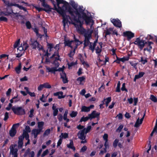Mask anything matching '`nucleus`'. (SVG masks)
I'll return each instance as SVG.
<instances>
[{"instance_id": "obj_57", "label": "nucleus", "mask_w": 157, "mask_h": 157, "mask_svg": "<svg viewBox=\"0 0 157 157\" xmlns=\"http://www.w3.org/2000/svg\"><path fill=\"white\" fill-rule=\"evenodd\" d=\"M8 117H9L8 113L7 112H6L5 113V117L4 119V121H6L8 119Z\"/></svg>"}, {"instance_id": "obj_61", "label": "nucleus", "mask_w": 157, "mask_h": 157, "mask_svg": "<svg viewBox=\"0 0 157 157\" xmlns=\"http://www.w3.org/2000/svg\"><path fill=\"white\" fill-rule=\"evenodd\" d=\"M130 64L131 65L133 66L135 68H136V66L137 65V63H133L132 62H130Z\"/></svg>"}, {"instance_id": "obj_56", "label": "nucleus", "mask_w": 157, "mask_h": 157, "mask_svg": "<svg viewBox=\"0 0 157 157\" xmlns=\"http://www.w3.org/2000/svg\"><path fill=\"white\" fill-rule=\"evenodd\" d=\"M82 63L86 67H89V65L87 62L84 61H82Z\"/></svg>"}, {"instance_id": "obj_62", "label": "nucleus", "mask_w": 157, "mask_h": 157, "mask_svg": "<svg viewBox=\"0 0 157 157\" xmlns=\"http://www.w3.org/2000/svg\"><path fill=\"white\" fill-rule=\"evenodd\" d=\"M58 118L60 121H62L63 119V116L61 114H59L58 116Z\"/></svg>"}, {"instance_id": "obj_37", "label": "nucleus", "mask_w": 157, "mask_h": 157, "mask_svg": "<svg viewBox=\"0 0 157 157\" xmlns=\"http://www.w3.org/2000/svg\"><path fill=\"white\" fill-rule=\"evenodd\" d=\"M89 119H90V117H89V115H88L87 117H82L81 119L80 120V122L82 121H86L88 120Z\"/></svg>"}, {"instance_id": "obj_4", "label": "nucleus", "mask_w": 157, "mask_h": 157, "mask_svg": "<svg viewBox=\"0 0 157 157\" xmlns=\"http://www.w3.org/2000/svg\"><path fill=\"white\" fill-rule=\"evenodd\" d=\"M102 43H98L96 41L94 43H91L89 45V49L91 50L93 52L95 49L96 53L99 54L101 51Z\"/></svg>"}, {"instance_id": "obj_18", "label": "nucleus", "mask_w": 157, "mask_h": 157, "mask_svg": "<svg viewBox=\"0 0 157 157\" xmlns=\"http://www.w3.org/2000/svg\"><path fill=\"white\" fill-rule=\"evenodd\" d=\"M41 2H42V6L47 8L48 9L49 8V6L45 2V0H39ZM58 2V5H59V3L60 2H63L62 0H56Z\"/></svg>"}, {"instance_id": "obj_48", "label": "nucleus", "mask_w": 157, "mask_h": 157, "mask_svg": "<svg viewBox=\"0 0 157 157\" xmlns=\"http://www.w3.org/2000/svg\"><path fill=\"white\" fill-rule=\"evenodd\" d=\"M20 39H18L15 42L14 45V48H16L17 47H18V45L20 44Z\"/></svg>"}, {"instance_id": "obj_12", "label": "nucleus", "mask_w": 157, "mask_h": 157, "mask_svg": "<svg viewBox=\"0 0 157 157\" xmlns=\"http://www.w3.org/2000/svg\"><path fill=\"white\" fill-rule=\"evenodd\" d=\"M111 21L115 26L119 28L121 27V22L118 19H111Z\"/></svg>"}, {"instance_id": "obj_29", "label": "nucleus", "mask_w": 157, "mask_h": 157, "mask_svg": "<svg viewBox=\"0 0 157 157\" xmlns=\"http://www.w3.org/2000/svg\"><path fill=\"white\" fill-rule=\"evenodd\" d=\"M81 111L84 112H88L90 111V108L85 106H82L81 108Z\"/></svg>"}, {"instance_id": "obj_43", "label": "nucleus", "mask_w": 157, "mask_h": 157, "mask_svg": "<svg viewBox=\"0 0 157 157\" xmlns=\"http://www.w3.org/2000/svg\"><path fill=\"white\" fill-rule=\"evenodd\" d=\"M23 136H22L23 137H25L26 139H29V135L28 133L26 132H24L23 133Z\"/></svg>"}, {"instance_id": "obj_47", "label": "nucleus", "mask_w": 157, "mask_h": 157, "mask_svg": "<svg viewBox=\"0 0 157 157\" xmlns=\"http://www.w3.org/2000/svg\"><path fill=\"white\" fill-rule=\"evenodd\" d=\"M123 125L122 124L116 130V131L117 132H120L123 128Z\"/></svg>"}, {"instance_id": "obj_30", "label": "nucleus", "mask_w": 157, "mask_h": 157, "mask_svg": "<svg viewBox=\"0 0 157 157\" xmlns=\"http://www.w3.org/2000/svg\"><path fill=\"white\" fill-rule=\"evenodd\" d=\"M111 101V98L110 97H108L106 99H104L103 101H104L105 102V104L106 106H107L108 105L109 103Z\"/></svg>"}, {"instance_id": "obj_25", "label": "nucleus", "mask_w": 157, "mask_h": 157, "mask_svg": "<svg viewBox=\"0 0 157 157\" xmlns=\"http://www.w3.org/2000/svg\"><path fill=\"white\" fill-rule=\"evenodd\" d=\"M52 108L53 110V115L54 116H56L57 115L58 113V109L56 108V107L54 105H53Z\"/></svg>"}, {"instance_id": "obj_24", "label": "nucleus", "mask_w": 157, "mask_h": 157, "mask_svg": "<svg viewBox=\"0 0 157 157\" xmlns=\"http://www.w3.org/2000/svg\"><path fill=\"white\" fill-rule=\"evenodd\" d=\"M144 73L143 72H139L138 75H136L135 76L134 79V81H136L137 79H138L141 77H142L144 75Z\"/></svg>"}, {"instance_id": "obj_46", "label": "nucleus", "mask_w": 157, "mask_h": 157, "mask_svg": "<svg viewBox=\"0 0 157 157\" xmlns=\"http://www.w3.org/2000/svg\"><path fill=\"white\" fill-rule=\"evenodd\" d=\"M11 103H9L8 104V106H7L6 109L8 111H9L11 109H12V108L13 107Z\"/></svg>"}, {"instance_id": "obj_52", "label": "nucleus", "mask_w": 157, "mask_h": 157, "mask_svg": "<svg viewBox=\"0 0 157 157\" xmlns=\"http://www.w3.org/2000/svg\"><path fill=\"white\" fill-rule=\"evenodd\" d=\"M103 139L106 141H108V135L106 133H105L103 136Z\"/></svg>"}, {"instance_id": "obj_34", "label": "nucleus", "mask_w": 157, "mask_h": 157, "mask_svg": "<svg viewBox=\"0 0 157 157\" xmlns=\"http://www.w3.org/2000/svg\"><path fill=\"white\" fill-rule=\"evenodd\" d=\"M21 68V63H20L19 65L15 68V70L17 74H19L20 73Z\"/></svg>"}, {"instance_id": "obj_33", "label": "nucleus", "mask_w": 157, "mask_h": 157, "mask_svg": "<svg viewBox=\"0 0 157 157\" xmlns=\"http://www.w3.org/2000/svg\"><path fill=\"white\" fill-rule=\"evenodd\" d=\"M52 130V129L48 128L46 129L44 132L43 134L44 136H48L50 133L51 131Z\"/></svg>"}, {"instance_id": "obj_54", "label": "nucleus", "mask_w": 157, "mask_h": 157, "mask_svg": "<svg viewBox=\"0 0 157 157\" xmlns=\"http://www.w3.org/2000/svg\"><path fill=\"white\" fill-rule=\"evenodd\" d=\"M48 152V149L46 150L45 151H44L41 155L42 157H44L46 155Z\"/></svg>"}, {"instance_id": "obj_44", "label": "nucleus", "mask_w": 157, "mask_h": 157, "mask_svg": "<svg viewBox=\"0 0 157 157\" xmlns=\"http://www.w3.org/2000/svg\"><path fill=\"white\" fill-rule=\"evenodd\" d=\"M120 82L119 81L117 84V87L116 88V91L117 92H119L120 91Z\"/></svg>"}, {"instance_id": "obj_55", "label": "nucleus", "mask_w": 157, "mask_h": 157, "mask_svg": "<svg viewBox=\"0 0 157 157\" xmlns=\"http://www.w3.org/2000/svg\"><path fill=\"white\" fill-rule=\"evenodd\" d=\"M44 88L43 84H42L40 85L38 87L37 89L39 91H41Z\"/></svg>"}, {"instance_id": "obj_23", "label": "nucleus", "mask_w": 157, "mask_h": 157, "mask_svg": "<svg viewBox=\"0 0 157 157\" xmlns=\"http://www.w3.org/2000/svg\"><path fill=\"white\" fill-rule=\"evenodd\" d=\"M13 12L12 10H11L10 11H8L6 12H4L2 11L0 9V16L1 15H5V16H8L11 14Z\"/></svg>"}, {"instance_id": "obj_2", "label": "nucleus", "mask_w": 157, "mask_h": 157, "mask_svg": "<svg viewBox=\"0 0 157 157\" xmlns=\"http://www.w3.org/2000/svg\"><path fill=\"white\" fill-rule=\"evenodd\" d=\"M48 49L47 52H46L43 48L42 46L39 45L36 41L33 42L31 44V47L33 49H36L37 48L40 51V55H42V57H46V62L47 63L48 61L47 59V57H48L49 55L54 52L55 50L56 51L58 50L59 48L58 44L56 45L54 48L53 47V45L51 44H48Z\"/></svg>"}, {"instance_id": "obj_15", "label": "nucleus", "mask_w": 157, "mask_h": 157, "mask_svg": "<svg viewBox=\"0 0 157 157\" xmlns=\"http://www.w3.org/2000/svg\"><path fill=\"white\" fill-rule=\"evenodd\" d=\"M99 113L95 111H94L91 114H89L88 115L90 117V119L91 120L92 119L97 117L99 116Z\"/></svg>"}, {"instance_id": "obj_36", "label": "nucleus", "mask_w": 157, "mask_h": 157, "mask_svg": "<svg viewBox=\"0 0 157 157\" xmlns=\"http://www.w3.org/2000/svg\"><path fill=\"white\" fill-rule=\"evenodd\" d=\"M139 62H141L143 64H144L147 62V60L146 58L142 57H141V59Z\"/></svg>"}, {"instance_id": "obj_9", "label": "nucleus", "mask_w": 157, "mask_h": 157, "mask_svg": "<svg viewBox=\"0 0 157 157\" xmlns=\"http://www.w3.org/2000/svg\"><path fill=\"white\" fill-rule=\"evenodd\" d=\"M12 110L15 114L17 115H23L25 113L24 109L21 107L13 106L12 108Z\"/></svg>"}, {"instance_id": "obj_8", "label": "nucleus", "mask_w": 157, "mask_h": 157, "mask_svg": "<svg viewBox=\"0 0 157 157\" xmlns=\"http://www.w3.org/2000/svg\"><path fill=\"white\" fill-rule=\"evenodd\" d=\"M134 43L137 45L140 50H142L145 45L147 44V42L144 40H141L140 37L136 39Z\"/></svg>"}, {"instance_id": "obj_1", "label": "nucleus", "mask_w": 157, "mask_h": 157, "mask_svg": "<svg viewBox=\"0 0 157 157\" xmlns=\"http://www.w3.org/2000/svg\"><path fill=\"white\" fill-rule=\"evenodd\" d=\"M62 2H60L57 5L55 2H52L54 6V10L61 14L63 17V22L64 27L68 23L73 24L76 29L81 34H84L85 37L84 46H87L89 43V40L91 38V34L94 30L93 27V21L83 7L78 6L74 1H71L70 4L72 6L74 10L71 8L69 3L62 0Z\"/></svg>"}, {"instance_id": "obj_58", "label": "nucleus", "mask_w": 157, "mask_h": 157, "mask_svg": "<svg viewBox=\"0 0 157 157\" xmlns=\"http://www.w3.org/2000/svg\"><path fill=\"white\" fill-rule=\"evenodd\" d=\"M34 112V109H32L30 110V114L29 115V117H32L33 116V113Z\"/></svg>"}, {"instance_id": "obj_64", "label": "nucleus", "mask_w": 157, "mask_h": 157, "mask_svg": "<svg viewBox=\"0 0 157 157\" xmlns=\"http://www.w3.org/2000/svg\"><path fill=\"white\" fill-rule=\"evenodd\" d=\"M0 20L1 21H7V19L6 17H0Z\"/></svg>"}, {"instance_id": "obj_31", "label": "nucleus", "mask_w": 157, "mask_h": 157, "mask_svg": "<svg viewBox=\"0 0 157 157\" xmlns=\"http://www.w3.org/2000/svg\"><path fill=\"white\" fill-rule=\"evenodd\" d=\"M67 146L68 147L71 148L74 150H75V148L73 146V142L72 140H70V144H67Z\"/></svg>"}, {"instance_id": "obj_7", "label": "nucleus", "mask_w": 157, "mask_h": 157, "mask_svg": "<svg viewBox=\"0 0 157 157\" xmlns=\"http://www.w3.org/2000/svg\"><path fill=\"white\" fill-rule=\"evenodd\" d=\"M91 126L89 125L86 128H84L82 130L79 131L78 134V138L82 140L85 139V135L91 130Z\"/></svg>"}, {"instance_id": "obj_6", "label": "nucleus", "mask_w": 157, "mask_h": 157, "mask_svg": "<svg viewBox=\"0 0 157 157\" xmlns=\"http://www.w3.org/2000/svg\"><path fill=\"white\" fill-rule=\"evenodd\" d=\"M65 46H67L70 47L72 49H75L77 46L81 44V42L78 39L74 38V40H66L64 42Z\"/></svg>"}, {"instance_id": "obj_39", "label": "nucleus", "mask_w": 157, "mask_h": 157, "mask_svg": "<svg viewBox=\"0 0 157 157\" xmlns=\"http://www.w3.org/2000/svg\"><path fill=\"white\" fill-rule=\"evenodd\" d=\"M75 49H72L70 53L68 54L69 56L71 59L72 56L74 55L75 52Z\"/></svg>"}, {"instance_id": "obj_14", "label": "nucleus", "mask_w": 157, "mask_h": 157, "mask_svg": "<svg viewBox=\"0 0 157 157\" xmlns=\"http://www.w3.org/2000/svg\"><path fill=\"white\" fill-rule=\"evenodd\" d=\"M27 155L29 157H34L35 155L34 152L33 151H30V149L28 148L25 153L24 156L26 157Z\"/></svg>"}, {"instance_id": "obj_63", "label": "nucleus", "mask_w": 157, "mask_h": 157, "mask_svg": "<svg viewBox=\"0 0 157 157\" xmlns=\"http://www.w3.org/2000/svg\"><path fill=\"white\" fill-rule=\"evenodd\" d=\"M62 139L60 138L58 140L57 143V146H59L62 143Z\"/></svg>"}, {"instance_id": "obj_60", "label": "nucleus", "mask_w": 157, "mask_h": 157, "mask_svg": "<svg viewBox=\"0 0 157 157\" xmlns=\"http://www.w3.org/2000/svg\"><path fill=\"white\" fill-rule=\"evenodd\" d=\"M60 75H61V78H64L65 77H66V74L65 73V72H64L63 71H62L60 73Z\"/></svg>"}, {"instance_id": "obj_13", "label": "nucleus", "mask_w": 157, "mask_h": 157, "mask_svg": "<svg viewBox=\"0 0 157 157\" xmlns=\"http://www.w3.org/2000/svg\"><path fill=\"white\" fill-rule=\"evenodd\" d=\"M16 145H12L10 147V152L13 156V157H17V152L18 150L16 148Z\"/></svg>"}, {"instance_id": "obj_20", "label": "nucleus", "mask_w": 157, "mask_h": 157, "mask_svg": "<svg viewBox=\"0 0 157 157\" xmlns=\"http://www.w3.org/2000/svg\"><path fill=\"white\" fill-rule=\"evenodd\" d=\"M86 78L85 76H82L79 77L77 79V81L79 84L83 85Z\"/></svg>"}, {"instance_id": "obj_53", "label": "nucleus", "mask_w": 157, "mask_h": 157, "mask_svg": "<svg viewBox=\"0 0 157 157\" xmlns=\"http://www.w3.org/2000/svg\"><path fill=\"white\" fill-rule=\"evenodd\" d=\"M75 63H74V62H72L70 63H68V68L69 69H71V67L75 65Z\"/></svg>"}, {"instance_id": "obj_28", "label": "nucleus", "mask_w": 157, "mask_h": 157, "mask_svg": "<svg viewBox=\"0 0 157 157\" xmlns=\"http://www.w3.org/2000/svg\"><path fill=\"white\" fill-rule=\"evenodd\" d=\"M68 113V111L67 110H66L65 111L64 114L63 115V119L66 121L67 122H68L69 121V119L67 118V116Z\"/></svg>"}, {"instance_id": "obj_35", "label": "nucleus", "mask_w": 157, "mask_h": 157, "mask_svg": "<svg viewBox=\"0 0 157 157\" xmlns=\"http://www.w3.org/2000/svg\"><path fill=\"white\" fill-rule=\"evenodd\" d=\"M68 136V134L67 133H62L61 135L59 137L60 138L62 139H65L67 138Z\"/></svg>"}, {"instance_id": "obj_26", "label": "nucleus", "mask_w": 157, "mask_h": 157, "mask_svg": "<svg viewBox=\"0 0 157 157\" xmlns=\"http://www.w3.org/2000/svg\"><path fill=\"white\" fill-rule=\"evenodd\" d=\"M44 124V123L43 121L39 122L37 123L38 129L42 131Z\"/></svg>"}, {"instance_id": "obj_16", "label": "nucleus", "mask_w": 157, "mask_h": 157, "mask_svg": "<svg viewBox=\"0 0 157 157\" xmlns=\"http://www.w3.org/2000/svg\"><path fill=\"white\" fill-rule=\"evenodd\" d=\"M124 36L127 37L128 39H131L134 36V33L130 31H126L123 33Z\"/></svg>"}, {"instance_id": "obj_19", "label": "nucleus", "mask_w": 157, "mask_h": 157, "mask_svg": "<svg viewBox=\"0 0 157 157\" xmlns=\"http://www.w3.org/2000/svg\"><path fill=\"white\" fill-rule=\"evenodd\" d=\"M42 131L39 129H34L32 131V134L34 135V138H36L37 135Z\"/></svg>"}, {"instance_id": "obj_42", "label": "nucleus", "mask_w": 157, "mask_h": 157, "mask_svg": "<svg viewBox=\"0 0 157 157\" xmlns=\"http://www.w3.org/2000/svg\"><path fill=\"white\" fill-rule=\"evenodd\" d=\"M43 84L44 88H50L51 87V85L48 83H45Z\"/></svg>"}, {"instance_id": "obj_5", "label": "nucleus", "mask_w": 157, "mask_h": 157, "mask_svg": "<svg viewBox=\"0 0 157 157\" xmlns=\"http://www.w3.org/2000/svg\"><path fill=\"white\" fill-rule=\"evenodd\" d=\"M28 47V44L26 42H23L17 48L18 53L16 54V56L18 58L21 57Z\"/></svg>"}, {"instance_id": "obj_51", "label": "nucleus", "mask_w": 157, "mask_h": 157, "mask_svg": "<svg viewBox=\"0 0 157 157\" xmlns=\"http://www.w3.org/2000/svg\"><path fill=\"white\" fill-rule=\"evenodd\" d=\"M26 25L27 28L29 29H30L31 27V23L29 21L26 22Z\"/></svg>"}, {"instance_id": "obj_59", "label": "nucleus", "mask_w": 157, "mask_h": 157, "mask_svg": "<svg viewBox=\"0 0 157 157\" xmlns=\"http://www.w3.org/2000/svg\"><path fill=\"white\" fill-rule=\"evenodd\" d=\"M28 80L26 76H25L22 78H20V80L21 82L26 81Z\"/></svg>"}, {"instance_id": "obj_3", "label": "nucleus", "mask_w": 157, "mask_h": 157, "mask_svg": "<svg viewBox=\"0 0 157 157\" xmlns=\"http://www.w3.org/2000/svg\"><path fill=\"white\" fill-rule=\"evenodd\" d=\"M58 50L56 51L55 50L54 52L51 54H52V57L51 58V62L52 63L55 64L56 66L52 67L46 66L47 71L48 72L55 73L56 71H62L63 69L61 68L57 69L59 66V63L57 60L59 59V58L58 53L57 52Z\"/></svg>"}, {"instance_id": "obj_40", "label": "nucleus", "mask_w": 157, "mask_h": 157, "mask_svg": "<svg viewBox=\"0 0 157 157\" xmlns=\"http://www.w3.org/2000/svg\"><path fill=\"white\" fill-rule=\"evenodd\" d=\"M121 58V61L124 62L125 61L128 60L129 59V56H127L126 57H124Z\"/></svg>"}, {"instance_id": "obj_22", "label": "nucleus", "mask_w": 157, "mask_h": 157, "mask_svg": "<svg viewBox=\"0 0 157 157\" xmlns=\"http://www.w3.org/2000/svg\"><path fill=\"white\" fill-rule=\"evenodd\" d=\"M23 137L22 136H21L19 138L18 147L21 148L23 144Z\"/></svg>"}, {"instance_id": "obj_17", "label": "nucleus", "mask_w": 157, "mask_h": 157, "mask_svg": "<svg viewBox=\"0 0 157 157\" xmlns=\"http://www.w3.org/2000/svg\"><path fill=\"white\" fill-rule=\"evenodd\" d=\"M145 115V114H144L143 117L140 120L139 118H138L134 125L135 127H138L142 124Z\"/></svg>"}, {"instance_id": "obj_21", "label": "nucleus", "mask_w": 157, "mask_h": 157, "mask_svg": "<svg viewBox=\"0 0 157 157\" xmlns=\"http://www.w3.org/2000/svg\"><path fill=\"white\" fill-rule=\"evenodd\" d=\"M63 93L61 91L58 92L54 94V95L55 96H58L59 99L63 98L65 96L63 95Z\"/></svg>"}, {"instance_id": "obj_27", "label": "nucleus", "mask_w": 157, "mask_h": 157, "mask_svg": "<svg viewBox=\"0 0 157 157\" xmlns=\"http://www.w3.org/2000/svg\"><path fill=\"white\" fill-rule=\"evenodd\" d=\"M157 133V119L156 120V123L154 129L151 134V136H152L154 133Z\"/></svg>"}, {"instance_id": "obj_41", "label": "nucleus", "mask_w": 157, "mask_h": 157, "mask_svg": "<svg viewBox=\"0 0 157 157\" xmlns=\"http://www.w3.org/2000/svg\"><path fill=\"white\" fill-rule=\"evenodd\" d=\"M48 96V95L45 98H44V94H42V97L40 98V100L43 102H45L46 101V98Z\"/></svg>"}, {"instance_id": "obj_32", "label": "nucleus", "mask_w": 157, "mask_h": 157, "mask_svg": "<svg viewBox=\"0 0 157 157\" xmlns=\"http://www.w3.org/2000/svg\"><path fill=\"white\" fill-rule=\"evenodd\" d=\"M152 44V43L151 42H148L147 44L148 45V47L147 48H145L144 49V51L147 50L148 51H150V50L152 48L151 47V45Z\"/></svg>"}, {"instance_id": "obj_10", "label": "nucleus", "mask_w": 157, "mask_h": 157, "mask_svg": "<svg viewBox=\"0 0 157 157\" xmlns=\"http://www.w3.org/2000/svg\"><path fill=\"white\" fill-rule=\"evenodd\" d=\"M2 1L6 5H7L8 6H16L19 8L20 9H23L24 10H25V8L22 7L21 5L16 4L15 2H10L8 1H6V0H2Z\"/></svg>"}, {"instance_id": "obj_49", "label": "nucleus", "mask_w": 157, "mask_h": 157, "mask_svg": "<svg viewBox=\"0 0 157 157\" xmlns=\"http://www.w3.org/2000/svg\"><path fill=\"white\" fill-rule=\"evenodd\" d=\"M118 141L119 140L117 139H116L115 140L113 144V146L114 147H115L117 146Z\"/></svg>"}, {"instance_id": "obj_45", "label": "nucleus", "mask_w": 157, "mask_h": 157, "mask_svg": "<svg viewBox=\"0 0 157 157\" xmlns=\"http://www.w3.org/2000/svg\"><path fill=\"white\" fill-rule=\"evenodd\" d=\"M150 98L152 101L154 102H155L157 101V99L153 95H151L150 96Z\"/></svg>"}, {"instance_id": "obj_11", "label": "nucleus", "mask_w": 157, "mask_h": 157, "mask_svg": "<svg viewBox=\"0 0 157 157\" xmlns=\"http://www.w3.org/2000/svg\"><path fill=\"white\" fill-rule=\"evenodd\" d=\"M19 124L17 123L13 125L11 130L10 131V136L13 137L15 135L16 131V128L19 126Z\"/></svg>"}, {"instance_id": "obj_50", "label": "nucleus", "mask_w": 157, "mask_h": 157, "mask_svg": "<svg viewBox=\"0 0 157 157\" xmlns=\"http://www.w3.org/2000/svg\"><path fill=\"white\" fill-rule=\"evenodd\" d=\"M125 83H123L122 85V87L121 88V90L122 91H125L127 92L128 91L127 89L125 88Z\"/></svg>"}, {"instance_id": "obj_38", "label": "nucleus", "mask_w": 157, "mask_h": 157, "mask_svg": "<svg viewBox=\"0 0 157 157\" xmlns=\"http://www.w3.org/2000/svg\"><path fill=\"white\" fill-rule=\"evenodd\" d=\"M77 114V112L76 111H72L70 114V115L71 117H74L76 116Z\"/></svg>"}]
</instances>
